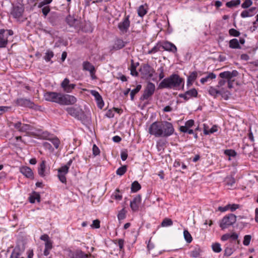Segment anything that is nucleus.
<instances>
[{
    "label": "nucleus",
    "mask_w": 258,
    "mask_h": 258,
    "mask_svg": "<svg viewBox=\"0 0 258 258\" xmlns=\"http://www.w3.org/2000/svg\"><path fill=\"white\" fill-rule=\"evenodd\" d=\"M183 80L177 74H172L163 79L159 85V88L174 89L179 87Z\"/></svg>",
    "instance_id": "nucleus-1"
},
{
    "label": "nucleus",
    "mask_w": 258,
    "mask_h": 258,
    "mask_svg": "<svg viewBox=\"0 0 258 258\" xmlns=\"http://www.w3.org/2000/svg\"><path fill=\"white\" fill-rule=\"evenodd\" d=\"M236 218L237 217L233 214H229L225 216L220 221V227L222 230L228 228L236 222Z\"/></svg>",
    "instance_id": "nucleus-2"
},
{
    "label": "nucleus",
    "mask_w": 258,
    "mask_h": 258,
    "mask_svg": "<svg viewBox=\"0 0 258 258\" xmlns=\"http://www.w3.org/2000/svg\"><path fill=\"white\" fill-rule=\"evenodd\" d=\"M155 91V85L152 82H148L145 88L144 93L140 98V100H147L151 98Z\"/></svg>",
    "instance_id": "nucleus-3"
},
{
    "label": "nucleus",
    "mask_w": 258,
    "mask_h": 258,
    "mask_svg": "<svg viewBox=\"0 0 258 258\" xmlns=\"http://www.w3.org/2000/svg\"><path fill=\"white\" fill-rule=\"evenodd\" d=\"M62 94L55 92H46L44 94V97L46 101L60 104L62 101Z\"/></svg>",
    "instance_id": "nucleus-4"
},
{
    "label": "nucleus",
    "mask_w": 258,
    "mask_h": 258,
    "mask_svg": "<svg viewBox=\"0 0 258 258\" xmlns=\"http://www.w3.org/2000/svg\"><path fill=\"white\" fill-rule=\"evenodd\" d=\"M149 133L155 137H162V121L152 123L149 127Z\"/></svg>",
    "instance_id": "nucleus-5"
},
{
    "label": "nucleus",
    "mask_w": 258,
    "mask_h": 258,
    "mask_svg": "<svg viewBox=\"0 0 258 258\" xmlns=\"http://www.w3.org/2000/svg\"><path fill=\"white\" fill-rule=\"evenodd\" d=\"M174 132L172 124L167 121H162V137H168L172 135Z\"/></svg>",
    "instance_id": "nucleus-6"
},
{
    "label": "nucleus",
    "mask_w": 258,
    "mask_h": 258,
    "mask_svg": "<svg viewBox=\"0 0 258 258\" xmlns=\"http://www.w3.org/2000/svg\"><path fill=\"white\" fill-rule=\"evenodd\" d=\"M13 125L15 129L20 133H27L31 131L32 127L28 124L22 123L21 121H17L16 122H10L9 123V126Z\"/></svg>",
    "instance_id": "nucleus-7"
},
{
    "label": "nucleus",
    "mask_w": 258,
    "mask_h": 258,
    "mask_svg": "<svg viewBox=\"0 0 258 258\" xmlns=\"http://www.w3.org/2000/svg\"><path fill=\"white\" fill-rule=\"evenodd\" d=\"M140 72L144 77L151 78L154 73V70L149 64H145L142 65L140 69Z\"/></svg>",
    "instance_id": "nucleus-8"
},
{
    "label": "nucleus",
    "mask_w": 258,
    "mask_h": 258,
    "mask_svg": "<svg viewBox=\"0 0 258 258\" xmlns=\"http://www.w3.org/2000/svg\"><path fill=\"white\" fill-rule=\"evenodd\" d=\"M130 16H125L122 22L118 24V28L123 33L127 32L130 26Z\"/></svg>",
    "instance_id": "nucleus-9"
},
{
    "label": "nucleus",
    "mask_w": 258,
    "mask_h": 258,
    "mask_svg": "<svg viewBox=\"0 0 258 258\" xmlns=\"http://www.w3.org/2000/svg\"><path fill=\"white\" fill-rule=\"evenodd\" d=\"M198 95V92L195 88L190 89L186 91L184 93L179 94L178 96L183 98L185 101H187L191 97H196Z\"/></svg>",
    "instance_id": "nucleus-10"
},
{
    "label": "nucleus",
    "mask_w": 258,
    "mask_h": 258,
    "mask_svg": "<svg viewBox=\"0 0 258 258\" xmlns=\"http://www.w3.org/2000/svg\"><path fill=\"white\" fill-rule=\"evenodd\" d=\"M61 98V105L74 104L77 101L76 98L72 95L62 94Z\"/></svg>",
    "instance_id": "nucleus-11"
},
{
    "label": "nucleus",
    "mask_w": 258,
    "mask_h": 258,
    "mask_svg": "<svg viewBox=\"0 0 258 258\" xmlns=\"http://www.w3.org/2000/svg\"><path fill=\"white\" fill-rule=\"evenodd\" d=\"M69 258H88L89 255L80 249L75 251L70 250L68 254Z\"/></svg>",
    "instance_id": "nucleus-12"
},
{
    "label": "nucleus",
    "mask_w": 258,
    "mask_h": 258,
    "mask_svg": "<svg viewBox=\"0 0 258 258\" xmlns=\"http://www.w3.org/2000/svg\"><path fill=\"white\" fill-rule=\"evenodd\" d=\"M66 22L70 27H74L75 28L81 27L80 20L75 19L71 15H69L66 18Z\"/></svg>",
    "instance_id": "nucleus-13"
},
{
    "label": "nucleus",
    "mask_w": 258,
    "mask_h": 258,
    "mask_svg": "<svg viewBox=\"0 0 258 258\" xmlns=\"http://www.w3.org/2000/svg\"><path fill=\"white\" fill-rule=\"evenodd\" d=\"M38 174L42 177H45L49 173V170L46 169V161H42L38 167Z\"/></svg>",
    "instance_id": "nucleus-14"
},
{
    "label": "nucleus",
    "mask_w": 258,
    "mask_h": 258,
    "mask_svg": "<svg viewBox=\"0 0 258 258\" xmlns=\"http://www.w3.org/2000/svg\"><path fill=\"white\" fill-rule=\"evenodd\" d=\"M76 85L74 84H70V80L68 78H66L61 83V87L63 88V90L67 92L70 93L75 88Z\"/></svg>",
    "instance_id": "nucleus-15"
},
{
    "label": "nucleus",
    "mask_w": 258,
    "mask_h": 258,
    "mask_svg": "<svg viewBox=\"0 0 258 258\" xmlns=\"http://www.w3.org/2000/svg\"><path fill=\"white\" fill-rule=\"evenodd\" d=\"M162 48L164 50L171 52L172 53H175L177 51V47L176 46L168 41L163 42L161 43Z\"/></svg>",
    "instance_id": "nucleus-16"
},
{
    "label": "nucleus",
    "mask_w": 258,
    "mask_h": 258,
    "mask_svg": "<svg viewBox=\"0 0 258 258\" xmlns=\"http://www.w3.org/2000/svg\"><path fill=\"white\" fill-rule=\"evenodd\" d=\"M23 12L24 9L22 7L16 6L13 8L11 15L14 18L19 19L22 16Z\"/></svg>",
    "instance_id": "nucleus-17"
},
{
    "label": "nucleus",
    "mask_w": 258,
    "mask_h": 258,
    "mask_svg": "<svg viewBox=\"0 0 258 258\" xmlns=\"http://www.w3.org/2000/svg\"><path fill=\"white\" fill-rule=\"evenodd\" d=\"M141 202V197L140 195L135 197L133 200L130 203V207L133 211H137L139 209V206Z\"/></svg>",
    "instance_id": "nucleus-18"
},
{
    "label": "nucleus",
    "mask_w": 258,
    "mask_h": 258,
    "mask_svg": "<svg viewBox=\"0 0 258 258\" xmlns=\"http://www.w3.org/2000/svg\"><path fill=\"white\" fill-rule=\"evenodd\" d=\"M16 103L18 105L24 107L33 108L34 106L33 102L31 101L29 99L25 98H19L16 100Z\"/></svg>",
    "instance_id": "nucleus-19"
},
{
    "label": "nucleus",
    "mask_w": 258,
    "mask_h": 258,
    "mask_svg": "<svg viewBox=\"0 0 258 258\" xmlns=\"http://www.w3.org/2000/svg\"><path fill=\"white\" fill-rule=\"evenodd\" d=\"M20 172L27 178L33 179L34 174L31 169L28 166H22L20 169Z\"/></svg>",
    "instance_id": "nucleus-20"
},
{
    "label": "nucleus",
    "mask_w": 258,
    "mask_h": 258,
    "mask_svg": "<svg viewBox=\"0 0 258 258\" xmlns=\"http://www.w3.org/2000/svg\"><path fill=\"white\" fill-rule=\"evenodd\" d=\"M91 94L92 95L94 96L96 100L97 101L98 107L102 108L104 106V102L101 96L97 91L95 90H91Z\"/></svg>",
    "instance_id": "nucleus-21"
},
{
    "label": "nucleus",
    "mask_w": 258,
    "mask_h": 258,
    "mask_svg": "<svg viewBox=\"0 0 258 258\" xmlns=\"http://www.w3.org/2000/svg\"><path fill=\"white\" fill-rule=\"evenodd\" d=\"M255 7H251L247 10H244L241 12L240 16L242 18H246L253 16L256 13Z\"/></svg>",
    "instance_id": "nucleus-22"
},
{
    "label": "nucleus",
    "mask_w": 258,
    "mask_h": 258,
    "mask_svg": "<svg viewBox=\"0 0 258 258\" xmlns=\"http://www.w3.org/2000/svg\"><path fill=\"white\" fill-rule=\"evenodd\" d=\"M126 43L122 39L117 38L116 39L112 46V49L117 50L123 48L125 45Z\"/></svg>",
    "instance_id": "nucleus-23"
},
{
    "label": "nucleus",
    "mask_w": 258,
    "mask_h": 258,
    "mask_svg": "<svg viewBox=\"0 0 258 258\" xmlns=\"http://www.w3.org/2000/svg\"><path fill=\"white\" fill-rule=\"evenodd\" d=\"M43 134L44 137L46 138V139L50 141L56 149H57L59 147L60 141L57 138H47L49 134L48 133H44Z\"/></svg>",
    "instance_id": "nucleus-24"
},
{
    "label": "nucleus",
    "mask_w": 258,
    "mask_h": 258,
    "mask_svg": "<svg viewBox=\"0 0 258 258\" xmlns=\"http://www.w3.org/2000/svg\"><path fill=\"white\" fill-rule=\"evenodd\" d=\"M83 69L86 71H89L92 76L94 74L95 68L90 62L88 61L84 62Z\"/></svg>",
    "instance_id": "nucleus-25"
},
{
    "label": "nucleus",
    "mask_w": 258,
    "mask_h": 258,
    "mask_svg": "<svg viewBox=\"0 0 258 258\" xmlns=\"http://www.w3.org/2000/svg\"><path fill=\"white\" fill-rule=\"evenodd\" d=\"M229 46L232 49H241L239 41L236 38H233L229 41Z\"/></svg>",
    "instance_id": "nucleus-26"
},
{
    "label": "nucleus",
    "mask_w": 258,
    "mask_h": 258,
    "mask_svg": "<svg viewBox=\"0 0 258 258\" xmlns=\"http://www.w3.org/2000/svg\"><path fill=\"white\" fill-rule=\"evenodd\" d=\"M36 200L38 202H40V196L38 193L36 192H34L33 194L29 197V202L31 203H34Z\"/></svg>",
    "instance_id": "nucleus-27"
},
{
    "label": "nucleus",
    "mask_w": 258,
    "mask_h": 258,
    "mask_svg": "<svg viewBox=\"0 0 258 258\" xmlns=\"http://www.w3.org/2000/svg\"><path fill=\"white\" fill-rule=\"evenodd\" d=\"M52 248V242H47L45 243V249L43 251V254L45 256H47L50 253V251Z\"/></svg>",
    "instance_id": "nucleus-28"
},
{
    "label": "nucleus",
    "mask_w": 258,
    "mask_h": 258,
    "mask_svg": "<svg viewBox=\"0 0 258 258\" xmlns=\"http://www.w3.org/2000/svg\"><path fill=\"white\" fill-rule=\"evenodd\" d=\"M141 186L138 181H135L132 183V186H131L132 192H137L139 190H140L141 189Z\"/></svg>",
    "instance_id": "nucleus-29"
},
{
    "label": "nucleus",
    "mask_w": 258,
    "mask_h": 258,
    "mask_svg": "<svg viewBox=\"0 0 258 258\" xmlns=\"http://www.w3.org/2000/svg\"><path fill=\"white\" fill-rule=\"evenodd\" d=\"M216 76L215 74H214L213 73H210L208 76H207L206 77H205L204 78H202L201 79L200 82L201 83L204 84L205 83L207 82L209 79H215V78H216Z\"/></svg>",
    "instance_id": "nucleus-30"
},
{
    "label": "nucleus",
    "mask_w": 258,
    "mask_h": 258,
    "mask_svg": "<svg viewBox=\"0 0 258 258\" xmlns=\"http://www.w3.org/2000/svg\"><path fill=\"white\" fill-rule=\"evenodd\" d=\"M147 6L143 5L140 6L138 10V13L139 16L142 17L145 16L147 12Z\"/></svg>",
    "instance_id": "nucleus-31"
},
{
    "label": "nucleus",
    "mask_w": 258,
    "mask_h": 258,
    "mask_svg": "<svg viewBox=\"0 0 258 258\" xmlns=\"http://www.w3.org/2000/svg\"><path fill=\"white\" fill-rule=\"evenodd\" d=\"M141 88H142L141 85H138L136 86V88L135 89L131 91L130 96H131V99L132 100H134L135 95L140 91Z\"/></svg>",
    "instance_id": "nucleus-32"
},
{
    "label": "nucleus",
    "mask_w": 258,
    "mask_h": 258,
    "mask_svg": "<svg viewBox=\"0 0 258 258\" xmlns=\"http://www.w3.org/2000/svg\"><path fill=\"white\" fill-rule=\"evenodd\" d=\"M8 44V38L4 35H0V47H5Z\"/></svg>",
    "instance_id": "nucleus-33"
},
{
    "label": "nucleus",
    "mask_w": 258,
    "mask_h": 258,
    "mask_svg": "<svg viewBox=\"0 0 258 258\" xmlns=\"http://www.w3.org/2000/svg\"><path fill=\"white\" fill-rule=\"evenodd\" d=\"M240 3V0H233L227 2L226 4V6L228 8H232L239 5Z\"/></svg>",
    "instance_id": "nucleus-34"
},
{
    "label": "nucleus",
    "mask_w": 258,
    "mask_h": 258,
    "mask_svg": "<svg viewBox=\"0 0 258 258\" xmlns=\"http://www.w3.org/2000/svg\"><path fill=\"white\" fill-rule=\"evenodd\" d=\"M209 94L214 97L215 98L217 97L218 94H220V91L218 90L217 89L213 87H210L209 90Z\"/></svg>",
    "instance_id": "nucleus-35"
},
{
    "label": "nucleus",
    "mask_w": 258,
    "mask_h": 258,
    "mask_svg": "<svg viewBox=\"0 0 258 258\" xmlns=\"http://www.w3.org/2000/svg\"><path fill=\"white\" fill-rule=\"evenodd\" d=\"M184 238L187 243H190L192 240L190 234L187 230H184L183 231Z\"/></svg>",
    "instance_id": "nucleus-36"
},
{
    "label": "nucleus",
    "mask_w": 258,
    "mask_h": 258,
    "mask_svg": "<svg viewBox=\"0 0 258 258\" xmlns=\"http://www.w3.org/2000/svg\"><path fill=\"white\" fill-rule=\"evenodd\" d=\"M66 110L69 114L73 116H77L78 115V111L74 107H68Z\"/></svg>",
    "instance_id": "nucleus-37"
},
{
    "label": "nucleus",
    "mask_w": 258,
    "mask_h": 258,
    "mask_svg": "<svg viewBox=\"0 0 258 258\" xmlns=\"http://www.w3.org/2000/svg\"><path fill=\"white\" fill-rule=\"evenodd\" d=\"M225 182L226 184L230 186H232L235 182V178L232 176H228L225 178Z\"/></svg>",
    "instance_id": "nucleus-38"
},
{
    "label": "nucleus",
    "mask_w": 258,
    "mask_h": 258,
    "mask_svg": "<svg viewBox=\"0 0 258 258\" xmlns=\"http://www.w3.org/2000/svg\"><path fill=\"white\" fill-rule=\"evenodd\" d=\"M127 170V166L126 165L122 166L116 170V174L118 175L121 176L123 175Z\"/></svg>",
    "instance_id": "nucleus-39"
},
{
    "label": "nucleus",
    "mask_w": 258,
    "mask_h": 258,
    "mask_svg": "<svg viewBox=\"0 0 258 258\" xmlns=\"http://www.w3.org/2000/svg\"><path fill=\"white\" fill-rule=\"evenodd\" d=\"M173 224V222L171 219L169 218H165L161 223L162 227H167L171 226Z\"/></svg>",
    "instance_id": "nucleus-40"
},
{
    "label": "nucleus",
    "mask_w": 258,
    "mask_h": 258,
    "mask_svg": "<svg viewBox=\"0 0 258 258\" xmlns=\"http://www.w3.org/2000/svg\"><path fill=\"white\" fill-rule=\"evenodd\" d=\"M161 48H162L161 44H157L154 47H153L150 50L148 51V53H155L160 51Z\"/></svg>",
    "instance_id": "nucleus-41"
},
{
    "label": "nucleus",
    "mask_w": 258,
    "mask_h": 258,
    "mask_svg": "<svg viewBox=\"0 0 258 258\" xmlns=\"http://www.w3.org/2000/svg\"><path fill=\"white\" fill-rule=\"evenodd\" d=\"M219 76L222 79H227L228 81L230 80L231 78L230 76V72L226 71L222 73H221L219 75Z\"/></svg>",
    "instance_id": "nucleus-42"
},
{
    "label": "nucleus",
    "mask_w": 258,
    "mask_h": 258,
    "mask_svg": "<svg viewBox=\"0 0 258 258\" xmlns=\"http://www.w3.org/2000/svg\"><path fill=\"white\" fill-rule=\"evenodd\" d=\"M213 250L215 252H220L221 251V245L219 243H215L212 245Z\"/></svg>",
    "instance_id": "nucleus-43"
},
{
    "label": "nucleus",
    "mask_w": 258,
    "mask_h": 258,
    "mask_svg": "<svg viewBox=\"0 0 258 258\" xmlns=\"http://www.w3.org/2000/svg\"><path fill=\"white\" fill-rule=\"evenodd\" d=\"M130 70H131V74L132 76H138L139 74H138V72L136 71V67L135 66L133 60H132V65H131Z\"/></svg>",
    "instance_id": "nucleus-44"
},
{
    "label": "nucleus",
    "mask_w": 258,
    "mask_h": 258,
    "mask_svg": "<svg viewBox=\"0 0 258 258\" xmlns=\"http://www.w3.org/2000/svg\"><path fill=\"white\" fill-rule=\"evenodd\" d=\"M229 34L230 36L233 37H238L240 35V33L237 30L234 28H231L229 30Z\"/></svg>",
    "instance_id": "nucleus-45"
},
{
    "label": "nucleus",
    "mask_w": 258,
    "mask_h": 258,
    "mask_svg": "<svg viewBox=\"0 0 258 258\" xmlns=\"http://www.w3.org/2000/svg\"><path fill=\"white\" fill-rule=\"evenodd\" d=\"M201 250L200 248H195L191 251L190 255L193 257H198L200 256Z\"/></svg>",
    "instance_id": "nucleus-46"
},
{
    "label": "nucleus",
    "mask_w": 258,
    "mask_h": 258,
    "mask_svg": "<svg viewBox=\"0 0 258 258\" xmlns=\"http://www.w3.org/2000/svg\"><path fill=\"white\" fill-rule=\"evenodd\" d=\"M53 56V53L51 51H47L44 56V59L46 61H49L51 58Z\"/></svg>",
    "instance_id": "nucleus-47"
},
{
    "label": "nucleus",
    "mask_w": 258,
    "mask_h": 258,
    "mask_svg": "<svg viewBox=\"0 0 258 258\" xmlns=\"http://www.w3.org/2000/svg\"><path fill=\"white\" fill-rule=\"evenodd\" d=\"M251 236L250 235H245L244 237V240L243 243L244 245L247 246L249 244Z\"/></svg>",
    "instance_id": "nucleus-48"
},
{
    "label": "nucleus",
    "mask_w": 258,
    "mask_h": 258,
    "mask_svg": "<svg viewBox=\"0 0 258 258\" xmlns=\"http://www.w3.org/2000/svg\"><path fill=\"white\" fill-rule=\"evenodd\" d=\"M66 174L61 172H58V177L59 180L62 183H66L67 182V179L66 177Z\"/></svg>",
    "instance_id": "nucleus-49"
},
{
    "label": "nucleus",
    "mask_w": 258,
    "mask_h": 258,
    "mask_svg": "<svg viewBox=\"0 0 258 258\" xmlns=\"http://www.w3.org/2000/svg\"><path fill=\"white\" fill-rule=\"evenodd\" d=\"M252 4L251 0H245L244 2L241 5V7L243 9L249 8Z\"/></svg>",
    "instance_id": "nucleus-50"
},
{
    "label": "nucleus",
    "mask_w": 258,
    "mask_h": 258,
    "mask_svg": "<svg viewBox=\"0 0 258 258\" xmlns=\"http://www.w3.org/2000/svg\"><path fill=\"white\" fill-rule=\"evenodd\" d=\"M197 75L198 74L196 72H193L188 77L187 79L192 82H194V81L197 79Z\"/></svg>",
    "instance_id": "nucleus-51"
},
{
    "label": "nucleus",
    "mask_w": 258,
    "mask_h": 258,
    "mask_svg": "<svg viewBox=\"0 0 258 258\" xmlns=\"http://www.w3.org/2000/svg\"><path fill=\"white\" fill-rule=\"evenodd\" d=\"M224 153L225 155L231 157H234L236 155V153L233 150H226Z\"/></svg>",
    "instance_id": "nucleus-52"
},
{
    "label": "nucleus",
    "mask_w": 258,
    "mask_h": 258,
    "mask_svg": "<svg viewBox=\"0 0 258 258\" xmlns=\"http://www.w3.org/2000/svg\"><path fill=\"white\" fill-rule=\"evenodd\" d=\"M228 207H229V209H230L231 212H234L239 208V205L238 204H228Z\"/></svg>",
    "instance_id": "nucleus-53"
},
{
    "label": "nucleus",
    "mask_w": 258,
    "mask_h": 258,
    "mask_svg": "<svg viewBox=\"0 0 258 258\" xmlns=\"http://www.w3.org/2000/svg\"><path fill=\"white\" fill-rule=\"evenodd\" d=\"M233 253V250L230 247H226L224 250V255L229 256Z\"/></svg>",
    "instance_id": "nucleus-54"
},
{
    "label": "nucleus",
    "mask_w": 258,
    "mask_h": 258,
    "mask_svg": "<svg viewBox=\"0 0 258 258\" xmlns=\"http://www.w3.org/2000/svg\"><path fill=\"white\" fill-rule=\"evenodd\" d=\"M92 150L94 156L98 155L100 154V150L95 144L93 145Z\"/></svg>",
    "instance_id": "nucleus-55"
},
{
    "label": "nucleus",
    "mask_w": 258,
    "mask_h": 258,
    "mask_svg": "<svg viewBox=\"0 0 258 258\" xmlns=\"http://www.w3.org/2000/svg\"><path fill=\"white\" fill-rule=\"evenodd\" d=\"M100 221L98 219L93 221V223L91 225L92 228H99L100 227Z\"/></svg>",
    "instance_id": "nucleus-56"
},
{
    "label": "nucleus",
    "mask_w": 258,
    "mask_h": 258,
    "mask_svg": "<svg viewBox=\"0 0 258 258\" xmlns=\"http://www.w3.org/2000/svg\"><path fill=\"white\" fill-rule=\"evenodd\" d=\"M69 171V169L67 166H65L64 165L58 169V172H62L66 174L68 173Z\"/></svg>",
    "instance_id": "nucleus-57"
},
{
    "label": "nucleus",
    "mask_w": 258,
    "mask_h": 258,
    "mask_svg": "<svg viewBox=\"0 0 258 258\" xmlns=\"http://www.w3.org/2000/svg\"><path fill=\"white\" fill-rule=\"evenodd\" d=\"M158 71L160 72L159 75V79L161 80L164 78L165 77L164 74V68L163 67H161L158 70Z\"/></svg>",
    "instance_id": "nucleus-58"
},
{
    "label": "nucleus",
    "mask_w": 258,
    "mask_h": 258,
    "mask_svg": "<svg viewBox=\"0 0 258 258\" xmlns=\"http://www.w3.org/2000/svg\"><path fill=\"white\" fill-rule=\"evenodd\" d=\"M40 239L43 240L45 242V243H47V242H52L51 240L49 239V236L47 234H44L40 237Z\"/></svg>",
    "instance_id": "nucleus-59"
},
{
    "label": "nucleus",
    "mask_w": 258,
    "mask_h": 258,
    "mask_svg": "<svg viewBox=\"0 0 258 258\" xmlns=\"http://www.w3.org/2000/svg\"><path fill=\"white\" fill-rule=\"evenodd\" d=\"M117 244L119 247V249L121 250L123 249L124 246V240L122 239H119L117 240Z\"/></svg>",
    "instance_id": "nucleus-60"
},
{
    "label": "nucleus",
    "mask_w": 258,
    "mask_h": 258,
    "mask_svg": "<svg viewBox=\"0 0 258 258\" xmlns=\"http://www.w3.org/2000/svg\"><path fill=\"white\" fill-rule=\"evenodd\" d=\"M210 131V128L209 126L206 124H204V133L205 135H209L210 134V133L209 132Z\"/></svg>",
    "instance_id": "nucleus-61"
},
{
    "label": "nucleus",
    "mask_w": 258,
    "mask_h": 258,
    "mask_svg": "<svg viewBox=\"0 0 258 258\" xmlns=\"http://www.w3.org/2000/svg\"><path fill=\"white\" fill-rule=\"evenodd\" d=\"M194 123L195 121L193 119H189L185 122V125H186L188 128H190L194 125Z\"/></svg>",
    "instance_id": "nucleus-62"
},
{
    "label": "nucleus",
    "mask_w": 258,
    "mask_h": 258,
    "mask_svg": "<svg viewBox=\"0 0 258 258\" xmlns=\"http://www.w3.org/2000/svg\"><path fill=\"white\" fill-rule=\"evenodd\" d=\"M10 258H24L21 257V255L19 252H13L11 254Z\"/></svg>",
    "instance_id": "nucleus-63"
},
{
    "label": "nucleus",
    "mask_w": 258,
    "mask_h": 258,
    "mask_svg": "<svg viewBox=\"0 0 258 258\" xmlns=\"http://www.w3.org/2000/svg\"><path fill=\"white\" fill-rule=\"evenodd\" d=\"M42 13L44 16H46L50 11V9L48 7H45L42 9Z\"/></svg>",
    "instance_id": "nucleus-64"
}]
</instances>
